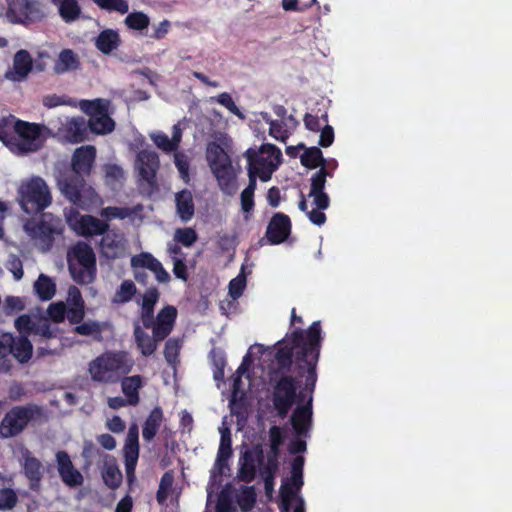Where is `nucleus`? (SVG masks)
I'll return each instance as SVG.
<instances>
[{"instance_id": "30", "label": "nucleus", "mask_w": 512, "mask_h": 512, "mask_svg": "<svg viewBox=\"0 0 512 512\" xmlns=\"http://www.w3.org/2000/svg\"><path fill=\"white\" fill-rule=\"evenodd\" d=\"M80 67V60L78 55L69 48L61 50L58 59L54 64L53 71L57 75L75 71Z\"/></svg>"}, {"instance_id": "38", "label": "nucleus", "mask_w": 512, "mask_h": 512, "mask_svg": "<svg viewBox=\"0 0 512 512\" xmlns=\"http://www.w3.org/2000/svg\"><path fill=\"white\" fill-rule=\"evenodd\" d=\"M16 120L14 116L2 117L0 119V141L10 149H14V144H17V137L14 131Z\"/></svg>"}, {"instance_id": "12", "label": "nucleus", "mask_w": 512, "mask_h": 512, "mask_svg": "<svg viewBox=\"0 0 512 512\" xmlns=\"http://www.w3.org/2000/svg\"><path fill=\"white\" fill-rule=\"evenodd\" d=\"M264 463V452L261 445H255L245 450L239 459L238 477L243 482H251L255 479L257 466Z\"/></svg>"}, {"instance_id": "9", "label": "nucleus", "mask_w": 512, "mask_h": 512, "mask_svg": "<svg viewBox=\"0 0 512 512\" xmlns=\"http://www.w3.org/2000/svg\"><path fill=\"white\" fill-rule=\"evenodd\" d=\"M57 185L69 202L82 209L88 206L89 196L94 193L91 187H86L84 177L76 174H69L59 178Z\"/></svg>"}, {"instance_id": "4", "label": "nucleus", "mask_w": 512, "mask_h": 512, "mask_svg": "<svg viewBox=\"0 0 512 512\" xmlns=\"http://www.w3.org/2000/svg\"><path fill=\"white\" fill-rule=\"evenodd\" d=\"M18 203L29 215H37L52 204V194L46 181L40 176H33L23 181L18 188Z\"/></svg>"}, {"instance_id": "11", "label": "nucleus", "mask_w": 512, "mask_h": 512, "mask_svg": "<svg viewBox=\"0 0 512 512\" xmlns=\"http://www.w3.org/2000/svg\"><path fill=\"white\" fill-rule=\"evenodd\" d=\"M17 144L14 148L22 153L33 152L39 149L41 128L38 124L17 119L14 123Z\"/></svg>"}, {"instance_id": "53", "label": "nucleus", "mask_w": 512, "mask_h": 512, "mask_svg": "<svg viewBox=\"0 0 512 512\" xmlns=\"http://www.w3.org/2000/svg\"><path fill=\"white\" fill-rule=\"evenodd\" d=\"M18 501L15 491L11 488L0 489V510L13 509Z\"/></svg>"}, {"instance_id": "3", "label": "nucleus", "mask_w": 512, "mask_h": 512, "mask_svg": "<svg viewBox=\"0 0 512 512\" xmlns=\"http://www.w3.org/2000/svg\"><path fill=\"white\" fill-rule=\"evenodd\" d=\"M270 382L273 383L272 403L280 418H285L295 403L305 399L304 391H299L300 382L288 373L276 372V368L269 373Z\"/></svg>"}, {"instance_id": "58", "label": "nucleus", "mask_w": 512, "mask_h": 512, "mask_svg": "<svg viewBox=\"0 0 512 512\" xmlns=\"http://www.w3.org/2000/svg\"><path fill=\"white\" fill-rule=\"evenodd\" d=\"M14 325L20 335H26L28 337L29 334L34 332L36 323L33 322L29 315L23 314L16 318Z\"/></svg>"}, {"instance_id": "29", "label": "nucleus", "mask_w": 512, "mask_h": 512, "mask_svg": "<svg viewBox=\"0 0 512 512\" xmlns=\"http://www.w3.org/2000/svg\"><path fill=\"white\" fill-rule=\"evenodd\" d=\"M121 45L119 33L113 29H104L95 39L96 48L105 55L111 54Z\"/></svg>"}, {"instance_id": "57", "label": "nucleus", "mask_w": 512, "mask_h": 512, "mask_svg": "<svg viewBox=\"0 0 512 512\" xmlns=\"http://www.w3.org/2000/svg\"><path fill=\"white\" fill-rule=\"evenodd\" d=\"M159 297L160 293L156 287L148 288L142 296L141 310L154 311Z\"/></svg>"}, {"instance_id": "18", "label": "nucleus", "mask_w": 512, "mask_h": 512, "mask_svg": "<svg viewBox=\"0 0 512 512\" xmlns=\"http://www.w3.org/2000/svg\"><path fill=\"white\" fill-rule=\"evenodd\" d=\"M68 222L79 235L84 237L103 235L109 229L107 222L91 215L80 216L75 223H72V218H68Z\"/></svg>"}, {"instance_id": "2", "label": "nucleus", "mask_w": 512, "mask_h": 512, "mask_svg": "<svg viewBox=\"0 0 512 512\" xmlns=\"http://www.w3.org/2000/svg\"><path fill=\"white\" fill-rule=\"evenodd\" d=\"M134 366V360L126 351H106L88 366L91 379L104 384H115L122 376L129 374Z\"/></svg>"}, {"instance_id": "54", "label": "nucleus", "mask_w": 512, "mask_h": 512, "mask_svg": "<svg viewBox=\"0 0 512 512\" xmlns=\"http://www.w3.org/2000/svg\"><path fill=\"white\" fill-rule=\"evenodd\" d=\"M323 121L328 123V114L324 112L321 116L306 113L303 118L305 128L312 132H319L321 130V123Z\"/></svg>"}, {"instance_id": "43", "label": "nucleus", "mask_w": 512, "mask_h": 512, "mask_svg": "<svg viewBox=\"0 0 512 512\" xmlns=\"http://www.w3.org/2000/svg\"><path fill=\"white\" fill-rule=\"evenodd\" d=\"M124 23L129 29L142 31L148 28L150 19L144 12L134 11L126 16Z\"/></svg>"}, {"instance_id": "33", "label": "nucleus", "mask_w": 512, "mask_h": 512, "mask_svg": "<svg viewBox=\"0 0 512 512\" xmlns=\"http://www.w3.org/2000/svg\"><path fill=\"white\" fill-rule=\"evenodd\" d=\"M10 354L19 362L27 363L33 355V345L26 335L14 337Z\"/></svg>"}, {"instance_id": "23", "label": "nucleus", "mask_w": 512, "mask_h": 512, "mask_svg": "<svg viewBox=\"0 0 512 512\" xmlns=\"http://www.w3.org/2000/svg\"><path fill=\"white\" fill-rule=\"evenodd\" d=\"M133 336L137 348L145 357L154 354L158 348V343L164 340L158 338V336H156L153 333L152 336H150L148 333L144 331V329L138 323L134 324Z\"/></svg>"}, {"instance_id": "59", "label": "nucleus", "mask_w": 512, "mask_h": 512, "mask_svg": "<svg viewBox=\"0 0 512 512\" xmlns=\"http://www.w3.org/2000/svg\"><path fill=\"white\" fill-rule=\"evenodd\" d=\"M282 120H271L269 121V134L280 142H286L289 138L288 131L284 128Z\"/></svg>"}, {"instance_id": "32", "label": "nucleus", "mask_w": 512, "mask_h": 512, "mask_svg": "<svg viewBox=\"0 0 512 512\" xmlns=\"http://www.w3.org/2000/svg\"><path fill=\"white\" fill-rule=\"evenodd\" d=\"M220 169L213 171L218 186L224 194L229 196L237 191L236 177L232 170V165L228 167H219Z\"/></svg>"}, {"instance_id": "49", "label": "nucleus", "mask_w": 512, "mask_h": 512, "mask_svg": "<svg viewBox=\"0 0 512 512\" xmlns=\"http://www.w3.org/2000/svg\"><path fill=\"white\" fill-rule=\"evenodd\" d=\"M158 261L152 254L143 252L131 258V266L133 269L147 268L154 270L153 268Z\"/></svg>"}, {"instance_id": "28", "label": "nucleus", "mask_w": 512, "mask_h": 512, "mask_svg": "<svg viewBox=\"0 0 512 512\" xmlns=\"http://www.w3.org/2000/svg\"><path fill=\"white\" fill-rule=\"evenodd\" d=\"M121 389L125 397L128 399V404L136 406L139 404V390L143 387V379L140 375L122 376Z\"/></svg>"}, {"instance_id": "19", "label": "nucleus", "mask_w": 512, "mask_h": 512, "mask_svg": "<svg viewBox=\"0 0 512 512\" xmlns=\"http://www.w3.org/2000/svg\"><path fill=\"white\" fill-rule=\"evenodd\" d=\"M100 249L102 255L107 259L120 258L125 253L124 237L115 231H107L102 235Z\"/></svg>"}, {"instance_id": "36", "label": "nucleus", "mask_w": 512, "mask_h": 512, "mask_svg": "<svg viewBox=\"0 0 512 512\" xmlns=\"http://www.w3.org/2000/svg\"><path fill=\"white\" fill-rule=\"evenodd\" d=\"M34 290L40 300L49 301L56 293V285L49 276L41 273L34 283Z\"/></svg>"}, {"instance_id": "48", "label": "nucleus", "mask_w": 512, "mask_h": 512, "mask_svg": "<svg viewBox=\"0 0 512 512\" xmlns=\"http://www.w3.org/2000/svg\"><path fill=\"white\" fill-rule=\"evenodd\" d=\"M256 502V493L253 487H245L237 496V503L243 511L251 510Z\"/></svg>"}, {"instance_id": "41", "label": "nucleus", "mask_w": 512, "mask_h": 512, "mask_svg": "<svg viewBox=\"0 0 512 512\" xmlns=\"http://www.w3.org/2000/svg\"><path fill=\"white\" fill-rule=\"evenodd\" d=\"M58 10L61 18L70 23L79 18L81 8L77 0H63L58 4Z\"/></svg>"}, {"instance_id": "55", "label": "nucleus", "mask_w": 512, "mask_h": 512, "mask_svg": "<svg viewBox=\"0 0 512 512\" xmlns=\"http://www.w3.org/2000/svg\"><path fill=\"white\" fill-rule=\"evenodd\" d=\"M217 454H219L222 459L230 458L232 456V440L230 430L228 428L221 431L220 445Z\"/></svg>"}, {"instance_id": "50", "label": "nucleus", "mask_w": 512, "mask_h": 512, "mask_svg": "<svg viewBox=\"0 0 512 512\" xmlns=\"http://www.w3.org/2000/svg\"><path fill=\"white\" fill-rule=\"evenodd\" d=\"M180 342L178 339L169 338L164 347V357L168 364L173 365L178 361L180 353Z\"/></svg>"}, {"instance_id": "27", "label": "nucleus", "mask_w": 512, "mask_h": 512, "mask_svg": "<svg viewBox=\"0 0 512 512\" xmlns=\"http://www.w3.org/2000/svg\"><path fill=\"white\" fill-rule=\"evenodd\" d=\"M206 159L212 172L220 169L219 167H228L232 165L229 155L217 142L208 143Z\"/></svg>"}, {"instance_id": "17", "label": "nucleus", "mask_w": 512, "mask_h": 512, "mask_svg": "<svg viewBox=\"0 0 512 512\" xmlns=\"http://www.w3.org/2000/svg\"><path fill=\"white\" fill-rule=\"evenodd\" d=\"M96 160V148L92 145L76 148L71 159L73 174L89 176Z\"/></svg>"}, {"instance_id": "39", "label": "nucleus", "mask_w": 512, "mask_h": 512, "mask_svg": "<svg viewBox=\"0 0 512 512\" xmlns=\"http://www.w3.org/2000/svg\"><path fill=\"white\" fill-rule=\"evenodd\" d=\"M123 452L127 478L131 481L134 478V472L139 457V444L125 443Z\"/></svg>"}, {"instance_id": "56", "label": "nucleus", "mask_w": 512, "mask_h": 512, "mask_svg": "<svg viewBox=\"0 0 512 512\" xmlns=\"http://www.w3.org/2000/svg\"><path fill=\"white\" fill-rule=\"evenodd\" d=\"M5 266L12 273L16 281H19L23 278V263L19 256L10 254Z\"/></svg>"}, {"instance_id": "52", "label": "nucleus", "mask_w": 512, "mask_h": 512, "mask_svg": "<svg viewBox=\"0 0 512 512\" xmlns=\"http://www.w3.org/2000/svg\"><path fill=\"white\" fill-rule=\"evenodd\" d=\"M105 181L109 185L121 183L124 179L123 169L116 164H108L104 167Z\"/></svg>"}, {"instance_id": "42", "label": "nucleus", "mask_w": 512, "mask_h": 512, "mask_svg": "<svg viewBox=\"0 0 512 512\" xmlns=\"http://www.w3.org/2000/svg\"><path fill=\"white\" fill-rule=\"evenodd\" d=\"M137 292L136 286L131 280H124L116 290L112 302L114 304H124L133 299Z\"/></svg>"}, {"instance_id": "45", "label": "nucleus", "mask_w": 512, "mask_h": 512, "mask_svg": "<svg viewBox=\"0 0 512 512\" xmlns=\"http://www.w3.org/2000/svg\"><path fill=\"white\" fill-rule=\"evenodd\" d=\"M332 176V171H329L326 167H321L311 177L310 194H316V192H324L326 178Z\"/></svg>"}, {"instance_id": "20", "label": "nucleus", "mask_w": 512, "mask_h": 512, "mask_svg": "<svg viewBox=\"0 0 512 512\" xmlns=\"http://www.w3.org/2000/svg\"><path fill=\"white\" fill-rule=\"evenodd\" d=\"M303 484V474H291L289 481L281 485L279 505L281 512H290L292 500L297 497L296 494Z\"/></svg>"}, {"instance_id": "51", "label": "nucleus", "mask_w": 512, "mask_h": 512, "mask_svg": "<svg viewBox=\"0 0 512 512\" xmlns=\"http://www.w3.org/2000/svg\"><path fill=\"white\" fill-rule=\"evenodd\" d=\"M244 268L242 267V270ZM246 287V276L243 274V271L235 278H233L228 285L229 295L232 299H238L244 292Z\"/></svg>"}, {"instance_id": "40", "label": "nucleus", "mask_w": 512, "mask_h": 512, "mask_svg": "<svg viewBox=\"0 0 512 512\" xmlns=\"http://www.w3.org/2000/svg\"><path fill=\"white\" fill-rule=\"evenodd\" d=\"M80 107L89 118H93L109 111V101L101 98L82 100Z\"/></svg>"}, {"instance_id": "44", "label": "nucleus", "mask_w": 512, "mask_h": 512, "mask_svg": "<svg viewBox=\"0 0 512 512\" xmlns=\"http://www.w3.org/2000/svg\"><path fill=\"white\" fill-rule=\"evenodd\" d=\"M74 332L82 336H94L96 339H101L102 326L96 321H87L76 324Z\"/></svg>"}, {"instance_id": "63", "label": "nucleus", "mask_w": 512, "mask_h": 512, "mask_svg": "<svg viewBox=\"0 0 512 512\" xmlns=\"http://www.w3.org/2000/svg\"><path fill=\"white\" fill-rule=\"evenodd\" d=\"M154 144L164 152L170 153L177 150L171 139L165 133H158L152 137Z\"/></svg>"}, {"instance_id": "21", "label": "nucleus", "mask_w": 512, "mask_h": 512, "mask_svg": "<svg viewBox=\"0 0 512 512\" xmlns=\"http://www.w3.org/2000/svg\"><path fill=\"white\" fill-rule=\"evenodd\" d=\"M177 317V309L167 305L162 308L156 316V325L153 327V334L160 339H166L172 332Z\"/></svg>"}, {"instance_id": "35", "label": "nucleus", "mask_w": 512, "mask_h": 512, "mask_svg": "<svg viewBox=\"0 0 512 512\" xmlns=\"http://www.w3.org/2000/svg\"><path fill=\"white\" fill-rule=\"evenodd\" d=\"M89 131L97 135H106L115 129V122L109 116V111L88 119Z\"/></svg>"}, {"instance_id": "26", "label": "nucleus", "mask_w": 512, "mask_h": 512, "mask_svg": "<svg viewBox=\"0 0 512 512\" xmlns=\"http://www.w3.org/2000/svg\"><path fill=\"white\" fill-rule=\"evenodd\" d=\"M65 137L71 143H80L88 138L89 126L83 117H75L65 125Z\"/></svg>"}, {"instance_id": "14", "label": "nucleus", "mask_w": 512, "mask_h": 512, "mask_svg": "<svg viewBox=\"0 0 512 512\" xmlns=\"http://www.w3.org/2000/svg\"><path fill=\"white\" fill-rule=\"evenodd\" d=\"M292 223L288 215L277 212L270 219L265 237L271 245L285 242L291 234Z\"/></svg>"}, {"instance_id": "22", "label": "nucleus", "mask_w": 512, "mask_h": 512, "mask_svg": "<svg viewBox=\"0 0 512 512\" xmlns=\"http://www.w3.org/2000/svg\"><path fill=\"white\" fill-rule=\"evenodd\" d=\"M23 473L28 479L29 488L32 491H38L43 478V465L41 461L31 455L29 451H27L24 456Z\"/></svg>"}, {"instance_id": "6", "label": "nucleus", "mask_w": 512, "mask_h": 512, "mask_svg": "<svg viewBox=\"0 0 512 512\" xmlns=\"http://www.w3.org/2000/svg\"><path fill=\"white\" fill-rule=\"evenodd\" d=\"M25 232L40 246L43 252L49 251L55 236L64 230L62 219L52 213H41L40 219H29L24 224Z\"/></svg>"}, {"instance_id": "60", "label": "nucleus", "mask_w": 512, "mask_h": 512, "mask_svg": "<svg viewBox=\"0 0 512 512\" xmlns=\"http://www.w3.org/2000/svg\"><path fill=\"white\" fill-rule=\"evenodd\" d=\"M47 312L54 322L60 323L63 322L66 317V306L63 302L51 303Z\"/></svg>"}, {"instance_id": "16", "label": "nucleus", "mask_w": 512, "mask_h": 512, "mask_svg": "<svg viewBox=\"0 0 512 512\" xmlns=\"http://www.w3.org/2000/svg\"><path fill=\"white\" fill-rule=\"evenodd\" d=\"M159 165V157L155 151L144 149L137 154L136 166L139 176L149 185L155 183Z\"/></svg>"}, {"instance_id": "1", "label": "nucleus", "mask_w": 512, "mask_h": 512, "mask_svg": "<svg viewBox=\"0 0 512 512\" xmlns=\"http://www.w3.org/2000/svg\"><path fill=\"white\" fill-rule=\"evenodd\" d=\"M321 322L314 321L307 330L295 328L277 343L275 353L276 372L289 373L293 359L301 371L306 370L305 390L312 396L316 382V367L321 349Z\"/></svg>"}, {"instance_id": "5", "label": "nucleus", "mask_w": 512, "mask_h": 512, "mask_svg": "<svg viewBox=\"0 0 512 512\" xmlns=\"http://www.w3.org/2000/svg\"><path fill=\"white\" fill-rule=\"evenodd\" d=\"M68 270L72 279L80 285H88L96 277V256L92 247L78 241L67 251Z\"/></svg>"}, {"instance_id": "10", "label": "nucleus", "mask_w": 512, "mask_h": 512, "mask_svg": "<svg viewBox=\"0 0 512 512\" xmlns=\"http://www.w3.org/2000/svg\"><path fill=\"white\" fill-rule=\"evenodd\" d=\"M7 18L13 24L29 25L41 21L45 14L37 0H6Z\"/></svg>"}, {"instance_id": "34", "label": "nucleus", "mask_w": 512, "mask_h": 512, "mask_svg": "<svg viewBox=\"0 0 512 512\" xmlns=\"http://www.w3.org/2000/svg\"><path fill=\"white\" fill-rule=\"evenodd\" d=\"M176 209L180 219L187 222L194 216L195 206L192 194L188 190H183L176 194Z\"/></svg>"}, {"instance_id": "31", "label": "nucleus", "mask_w": 512, "mask_h": 512, "mask_svg": "<svg viewBox=\"0 0 512 512\" xmlns=\"http://www.w3.org/2000/svg\"><path fill=\"white\" fill-rule=\"evenodd\" d=\"M33 69V60L27 50L17 51L13 59V70L15 80H24Z\"/></svg>"}, {"instance_id": "46", "label": "nucleus", "mask_w": 512, "mask_h": 512, "mask_svg": "<svg viewBox=\"0 0 512 512\" xmlns=\"http://www.w3.org/2000/svg\"><path fill=\"white\" fill-rule=\"evenodd\" d=\"M101 9L108 12L116 11L125 14L129 10V4L126 0H93Z\"/></svg>"}, {"instance_id": "7", "label": "nucleus", "mask_w": 512, "mask_h": 512, "mask_svg": "<svg viewBox=\"0 0 512 512\" xmlns=\"http://www.w3.org/2000/svg\"><path fill=\"white\" fill-rule=\"evenodd\" d=\"M42 414V408L34 403L13 406L0 422V437L9 439L18 436L31 421L41 417Z\"/></svg>"}, {"instance_id": "15", "label": "nucleus", "mask_w": 512, "mask_h": 512, "mask_svg": "<svg viewBox=\"0 0 512 512\" xmlns=\"http://www.w3.org/2000/svg\"><path fill=\"white\" fill-rule=\"evenodd\" d=\"M55 458L58 474L66 486L77 487L83 484L84 479L81 472L74 467L66 451H58Z\"/></svg>"}, {"instance_id": "13", "label": "nucleus", "mask_w": 512, "mask_h": 512, "mask_svg": "<svg viewBox=\"0 0 512 512\" xmlns=\"http://www.w3.org/2000/svg\"><path fill=\"white\" fill-rule=\"evenodd\" d=\"M313 396H309L304 405H298L294 409L290 422L297 437H310L313 424Z\"/></svg>"}, {"instance_id": "47", "label": "nucleus", "mask_w": 512, "mask_h": 512, "mask_svg": "<svg viewBox=\"0 0 512 512\" xmlns=\"http://www.w3.org/2000/svg\"><path fill=\"white\" fill-rule=\"evenodd\" d=\"M174 239L185 247L192 246L198 239L196 231L191 228H178L175 231Z\"/></svg>"}, {"instance_id": "64", "label": "nucleus", "mask_w": 512, "mask_h": 512, "mask_svg": "<svg viewBox=\"0 0 512 512\" xmlns=\"http://www.w3.org/2000/svg\"><path fill=\"white\" fill-rule=\"evenodd\" d=\"M320 132V138H319V146L323 148H327L331 146L334 142V129L331 125H328V123L325 124L323 128H321Z\"/></svg>"}, {"instance_id": "24", "label": "nucleus", "mask_w": 512, "mask_h": 512, "mask_svg": "<svg viewBox=\"0 0 512 512\" xmlns=\"http://www.w3.org/2000/svg\"><path fill=\"white\" fill-rule=\"evenodd\" d=\"M101 474L104 484L112 490L117 489L122 483V473L116 459L111 455H105Z\"/></svg>"}, {"instance_id": "61", "label": "nucleus", "mask_w": 512, "mask_h": 512, "mask_svg": "<svg viewBox=\"0 0 512 512\" xmlns=\"http://www.w3.org/2000/svg\"><path fill=\"white\" fill-rule=\"evenodd\" d=\"M85 316V305L68 306L66 308V317L68 321L73 324H80Z\"/></svg>"}, {"instance_id": "62", "label": "nucleus", "mask_w": 512, "mask_h": 512, "mask_svg": "<svg viewBox=\"0 0 512 512\" xmlns=\"http://www.w3.org/2000/svg\"><path fill=\"white\" fill-rule=\"evenodd\" d=\"M217 102L220 105L224 106L232 114L239 117H243L241 111L239 110L238 106L235 104L232 96L229 93L223 92L219 94L217 97Z\"/></svg>"}, {"instance_id": "8", "label": "nucleus", "mask_w": 512, "mask_h": 512, "mask_svg": "<svg viewBox=\"0 0 512 512\" xmlns=\"http://www.w3.org/2000/svg\"><path fill=\"white\" fill-rule=\"evenodd\" d=\"M244 156L248 162V172L251 170L261 181L267 182L281 161L282 154L275 145L264 144L259 150L247 149Z\"/></svg>"}, {"instance_id": "25", "label": "nucleus", "mask_w": 512, "mask_h": 512, "mask_svg": "<svg viewBox=\"0 0 512 512\" xmlns=\"http://www.w3.org/2000/svg\"><path fill=\"white\" fill-rule=\"evenodd\" d=\"M164 421V413L160 406H155L147 416L142 426V437L145 442H151L157 435Z\"/></svg>"}, {"instance_id": "37", "label": "nucleus", "mask_w": 512, "mask_h": 512, "mask_svg": "<svg viewBox=\"0 0 512 512\" xmlns=\"http://www.w3.org/2000/svg\"><path fill=\"white\" fill-rule=\"evenodd\" d=\"M301 164L309 169L317 167H325L327 160L323 157V153L319 147L312 146L304 148V153L300 156Z\"/></svg>"}]
</instances>
